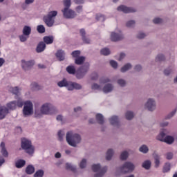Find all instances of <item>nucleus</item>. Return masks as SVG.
Listing matches in <instances>:
<instances>
[{
	"instance_id": "nucleus-1",
	"label": "nucleus",
	"mask_w": 177,
	"mask_h": 177,
	"mask_svg": "<svg viewBox=\"0 0 177 177\" xmlns=\"http://www.w3.org/2000/svg\"><path fill=\"white\" fill-rule=\"evenodd\" d=\"M48 115L50 114H56V108L55 106H53L52 104L46 103L43 104L40 109V112L37 110L35 112V115L37 117V118H39L40 117H42V115Z\"/></svg>"
},
{
	"instance_id": "nucleus-2",
	"label": "nucleus",
	"mask_w": 177,
	"mask_h": 177,
	"mask_svg": "<svg viewBox=\"0 0 177 177\" xmlns=\"http://www.w3.org/2000/svg\"><path fill=\"white\" fill-rule=\"evenodd\" d=\"M64 8L62 10L64 17L65 19H74L77 14L73 10L70 9L71 6V0H63Z\"/></svg>"
},
{
	"instance_id": "nucleus-3",
	"label": "nucleus",
	"mask_w": 177,
	"mask_h": 177,
	"mask_svg": "<svg viewBox=\"0 0 177 177\" xmlns=\"http://www.w3.org/2000/svg\"><path fill=\"white\" fill-rule=\"evenodd\" d=\"M66 142L70 146L76 147L77 144L81 142V136L78 134H73V131H68L66 133Z\"/></svg>"
},
{
	"instance_id": "nucleus-4",
	"label": "nucleus",
	"mask_w": 177,
	"mask_h": 177,
	"mask_svg": "<svg viewBox=\"0 0 177 177\" xmlns=\"http://www.w3.org/2000/svg\"><path fill=\"white\" fill-rule=\"evenodd\" d=\"M21 148L23 150H25V151L28 154H34V147L32 146V144L31 143V140H29L27 138H22L21 139Z\"/></svg>"
},
{
	"instance_id": "nucleus-5",
	"label": "nucleus",
	"mask_w": 177,
	"mask_h": 177,
	"mask_svg": "<svg viewBox=\"0 0 177 177\" xmlns=\"http://www.w3.org/2000/svg\"><path fill=\"white\" fill-rule=\"evenodd\" d=\"M57 16V11H51L44 17V21L48 27H52L55 24V19Z\"/></svg>"
},
{
	"instance_id": "nucleus-6",
	"label": "nucleus",
	"mask_w": 177,
	"mask_h": 177,
	"mask_svg": "<svg viewBox=\"0 0 177 177\" xmlns=\"http://www.w3.org/2000/svg\"><path fill=\"white\" fill-rule=\"evenodd\" d=\"M34 113V105L31 101H26L24 102L23 114L25 117L32 115Z\"/></svg>"
},
{
	"instance_id": "nucleus-7",
	"label": "nucleus",
	"mask_w": 177,
	"mask_h": 177,
	"mask_svg": "<svg viewBox=\"0 0 177 177\" xmlns=\"http://www.w3.org/2000/svg\"><path fill=\"white\" fill-rule=\"evenodd\" d=\"M92 170L93 172H98L95 174V177H102L107 172V167H102L100 164H94L92 165Z\"/></svg>"
},
{
	"instance_id": "nucleus-8",
	"label": "nucleus",
	"mask_w": 177,
	"mask_h": 177,
	"mask_svg": "<svg viewBox=\"0 0 177 177\" xmlns=\"http://www.w3.org/2000/svg\"><path fill=\"white\" fill-rule=\"evenodd\" d=\"M89 71V64H86L79 68L76 71V77L78 80L84 78L86 75V73Z\"/></svg>"
},
{
	"instance_id": "nucleus-9",
	"label": "nucleus",
	"mask_w": 177,
	"mask_h": 177,
	"mask_svg": "<svg viewBox=\"0 0 177 177\" xmlns=\"http://www.w3.org/2000/svg\"><path fill=\"white\" fill-rule=\"evenodd\" d=\"M133 171V164L131 162H125L124 165L120 168L122 174H127V172H132Z\"/></svg>"
},
{
	"instance_id": "nucleus-10",
	"label": "nucleus",
	"mask_w": 177,
	"mask_h": 177,
	"mask_svg": "<svg viewBox=\"0 0 177 177\" xmlns=\"http://www.w3.org/2000/svg\"><path fill=\"white\" fill-rule=\"evenodd\" d=\"M122 39H124V35H122L121 31H120L118 33H115L114 32H111V41L113 42H118V41H122Z\"/></svg>"
},
{
	"instance_id": "nucleus-11",
	"label": "nucleus",
	"mask_w": 177,
	"mask_h": 177,
	"mask_svg": "<svg viewBox=\"0 0 177 177\" xmlns=\"http://www.w3.org/2000/svg\"><path fill=\"white\" fill-rule=\"evenodd\" d=\"M21 66L25 71H27V70H30L31 67L34 66V61H27L26 62L25 60L21 61Z\"/></svg>"
},
{
	"instance_id": "nucleus-12",
	"label": "nucleus",
	"mask_w": 177,
	"mask_h": 177,
	"mask_svg": "<svg viewBox=\"0 0 177 177\" xmlns=\"http://www.w3.org/2000/svg\"><path fill=\"white\" fill-rule=\"evenodd\" d=\"M145 107H147V109H148L149 111H153V110H156V101L153 99H149L145 104Z\"/></svg>"
},
{
	"instance_id": "nucleus-13",
	"label": "nucleus",
	"mask_w": 177,
	"mask_h": 177,
	"mask_svg": "<svg viewBox=\"0 0 177 177\" xmlns=\"http://www.w3.org/2000/svg\"><path fill=\"white\" fill-rule=\"evenodd\" d=\"M118 12H123V13H132L133 8L125 6L124 5L118 7Z\"/></svg>"
},
{
	"instance_id": "nucleus-14",
	"label": "nucleus",
	"mask_w": 177,
	"mask_h": 177,
	"mask_svg": "<svg viewBox=\"0 0 177 177\" xmlns=\"http://www.w3.org/2000/svg\"><path fill=\"white\" fill-rule=\"evenodd\" d=\"M9 113V109L6 106H1L0 105V120H3L6 115Z\"/></svg>"
},
{
	"instance_id": "nucleus-15",
	"label": "nucleus",
	"mask_w": 177,
	"mask_h": 177,
	"mask_svg": "<svg viewBox=\"0 0 177 177\" xmlns=\"http://www.w3.org/2000/svg\"><path fill=\"white\" fill-rule=\"evenodd\" d=\"M74 89H82V86L81 84L76 82H70L68 86V91H74Z\"/></svg>"
},
{
	"instance_id": "nucleus-16",
	"label": "nucleus",
	"mask_w": 177,
	"mask_h": 177,
	"mask_svg": "<svg viewBox=\"0 0 177 177\" xmlns=\"http://www.w3.org/2000/svg\"><path fill=\"white\" fill-rule=\"evenodd\" d=\"M46 48V44L44 41H40L36 48V52L37 53H41V52H44Z\"/></svg>"
},
{
	"instance_id": "nucleus-17",
	"label": "nucleus",
	"mask_w": 177,
	"mask_h": 177,
	"mask_svg": "<svg viewBox=\"0 0 177 177\" xmlns=\"http://www.w3.org/2000/svg\"><path fill=\"white\" fill-rule=\"evenodd\" d=\"M1 153L3 157H8L9 153H8V150H6V147H5V142H1L0 145Z\"/></svg>"
},
{
	"instance_id": "nucleus-18",
	"label": "nucleus",
	"mask_w": 177,
	"mask_h": 177,
	"mask_svg": "<svg viewBox=\"0 0 177 177\" xmlns=\"http://www.w3.org/2000/svg\"><path fill=\"white\" fill-rule=\"evenodd\" d=\"M57 85L58 86H59V88H63V86H66L68 91V86H70V82H67L66 79H63V80L57 83Z\"/></svg>"
},
{
	"instance_id": "nucleus-19",
	"label": "nucleus",
	"mask_w": 177,
	"mask_h": 177,
	"mask_svg": "<svg viewBox=\"0 0 177 177\" xmlns=\"http://www.w3.org/2000/svg\"><path fill=\"white\" fill-rule=\"evenodd\" d=\"M80 34L82 37V41L84 42V44H91V40L85 37V29H81Z\"/></svg>"
},
{
	"instance_id": "nucleus-20",
	"label": "nucleus",
	"mask_w": 177,
	"mask_h": 177,
	"mask_svg": "<svg viewBox=\"0 0 177 177\" xmlns=\"http://www.w3.org/2000/svg\"><path fill=\"white\" fill-rule=\"evenodd\" d=\"M34 172H35V168L34 167V166L29 165L26 167V173L28 175H32V174H34Z\"/></svg>"
},
{
	"instance_id": "nucleus-21",
	"label": "nucleus",
	"mask_w": 177,
	"mask_h": 177,
	"mask_svg": "<svg viewBox=\"0 0 177 177\" xmlns=\"http://www.w3.org/2000/svg\"><path fill=\"white\" fill-rule=\"evenodd\" d=\"M43 39L44 44H46V45H50L53 44V36H46Z\"/></svg>"
},
{
	"instance_id": "nucleus-22",
	"label": "nucleus",
	"mask_w": 177,
	"mask_h": 177,
	"mask_svg": "<svg viewBox=\"0 0 177 177\" xmlns=\"http://www.w3.org/2000/svg\"><path fill=\"white\" fill-rule=\"evenodd\" d=\"M64 51L62 50H59L56 53V57L57 59L60 61L64 60V56H65Z\"/></svg>"
},
{
	"instance_id": "nucleus-23",
	"label": "nucleus",
	"mask_w": 177,
	"mask_h": 177,
	"mask_svg": "<svg viewBox=\"0 0 177 177\" xmlns=\"http://www.w3.org/2000/svg\"><path fill=\"white\" fill-rule=\"evenodd\" d=\"M113 84H108L104 86L103 92H104V93H109L113 91Z\"/></svg>"
},
{
	"instance_id": "nucleus-24",
	"label": "nucleus",
	"mask_w": 177,
	"mask_h": 177,
	"mask_svg": "<svg viewBox=\"0 0 177 177\" xmlns=\"http://www.w3.org/2000/svg\"><path fill=\"white\" fill-rule=\"evenodd\" d=\"M7 107L10 110H15V109L17 107V102L16 101H12L10 103L7 104Z\"/></svg>"
},
{
	"instance_id": "nucleus-25",
	"label": "nucleus",
	"mask_w": 177,
	"mask_h": 177,
	"mask_svg": "<svg viewBox=\"0 0 177 177\" xmlns=\"http://www.w3.org/2000/svg\"><path fill=\"white\" fill-rule=\"evenodd\" d=\"M84 62H85V57H77L75 59V64H77V66H81V64H84Z\"/></svg>"
},
{
	"instance_id": "nucleus-26",
	"label": "nucleus",
	"mask_w": 177,
	"mask_h": 177,
	"mask_svg": "<svg viewBox=\"0 0 177 177\" xmlns=\"http://www.w3.org/2000/svg\"><path fill=\"white\" fill-rule=\"evenodd\" d=\"M26 165V160H19L15 163V167L17 168H23Z\"/></svg>"
},
{
	"instance_id": "nucleus-27",
	"label": "nucleus",
	"mask_w": 177,
	"mask_h": 177,
	"mask_svg": "<svg viewBox=\"0 0 177 177\" xmlns=\"http://www.w3.org/2000/svg\"><path fill=\"white\" fill-rule=\"evenodd\" d=\"M96 120L98 124H100L101 125L104 124V118L103 117V115L100 113H97L96 115Z\"/></svg>"
},
{
	"instance_id": "nucleus-28",
	"label": "nucleus",
	"mask_w": 177,
	"mask_h": 177,
	"mask_svg": "<svg viewBox=\"0 0 177 177\" xmlns=\"http://www.w3.org/2000/svg\"><path fill=\"white\" fill-rule=\"evenodd\" d=\"M24 35H26L29 37L30 34H31V28L30 26H25L23 29Z\"/></svg>"
},
{
	"instance_id": "nucleus-29",
	"label": "nucleus",
	"mask_w": 177,
	"mask_h": 177,
	"mask_svg": "<svg viewBox=\"0 0 177 177\" xmlns=\"http://www.w3.org/2000/svg\"><path fill=\"white\" fill-rule=\"evenodd\" d=\"M109 122H110V124H111V125H118V117L112 116L109 119Z\"/></svg>"
},
{
	"instance_id": "nucleus-30",
	"label": "nucleus",
	"mask_w": 177,
	"mask_h": 177,
	"mask_svg": "<svg viewBox=\"0 0 177 177\" xmlns=\"http://www.w3.org/2000/svg\"><path fill=\"white\" fill-rule=\"evenodd\" d=\"M113 154H114V151H113V149H109L106 152V160H107V161H110Z\"/></svg>"
},
{
	"instance_id": "nucleus-31",
	"label": "nucleus",
	"mask_w": 177,
	"mask_h": 177,
	"mask_svg": "<svg viewBox=\"0 0 177 177\" xmlns=\"http://www.w3.org/2000/svg\"><path fill=\"white\" fill-rule=\"evenodd\" d=\"M142 168H145V169H149L151 167V162L150 160H145L142 165Z\"/></svg>"
},
{
	"instance_id": "nucleus-32",
	"label": "nucleus",
	"mask_w": 177,
	"mask_h": 177,
	"mask_svg": "<svg viewBox=\"0 0 177 177\" xmlns=\"http://www.w3.org/2000/svg\"><path fill=\"white\" fill-rule=\"evenodd\" d=\"M130 68H132V65H131V64H127L121 68L120 71L121 73H125L128 71V70H130Z\"/></svg>"
},
{
	"instance_id": "nucleus-33",
	"label": "nucleus",
	"mask_w": 177,
	"mask_h": 177,
	"mask_svg": "<svg viewBox=\"0 0 177 177\" xmlns=\"http://www.w3.org/2000/svg\"><path fill=\"white\" fill-rule=\"evenodd\" d=\"M165 143H167L168 145H172L174 143V138L172 136H168L165 138L164 141Z\"/></svg>"
},
{
	"instance_id": "nucleus-34",
	"label": "nucleus",
	"mask_w": 177,
	"mask_h": 177,
	"mask_svg": "<svg viewBox=\"0 0 177 177\" xmlns=\"http://www.w3.org/2000/svg\"><path fill=\"white\" fill-rule=\"evenodd\" d=\"M171 171V163L167 162L163 167L162 172L165 174V172H169Z\"/></svg>"
},
{
	"instance_id": "nucleus-35",
	"label": "nucleus",
	"mask_w": 177,
	"mask_h": 177,
	"mask_svg": "<svg viewBox=\"0 0 177 177\" xmlns=\"http://www.w3.org/2000/svg\"><path fill=\"white\" fill-rule=\"evenodd\" d=\"M66 71L68 74H75V68L74 66H68L66 67Z\"/></svg>"
},
{
	"instance_id": "nucleus-36",
	"label": "nucleus",
	"mask_w": 177,
	"mask_h": 177,
	"mask_svg": "<svg viewBox=\"0 0 177 177\" xmlns=\"http://www.w3.org/2000/svg\"><path fill=\"white\" fill-rule=\"evenodd\" d=\"M157 140H160V142H164L165 140V133H164V131L160 132L157 136Z\"/></svg>"
},
{
	"instance_id": "nucleus-37",
	"label": "nucleus",
	"mask_w": 177,
	"mask_h": 177,
	"mask_svg": "<svg viewBox=\"0 0 177 177\" xmlns=\"http://www.w3.org/2000/svg\"><path fill=\"white\" fill-rule=\"evenodd\" d=\"M100 53L104 56H109V55H110V49L107 48H102L100 51Z\"/></svg>"
},
{
	"instance_id": "nucleus-38",
	"label": "nucleus",
	"mask_w": 177,
	"mask_h": 177,
	"mask_svg": "<svg viewBox=\"0 0 177 177\" xmlns=\"http://www.w3.org/2000/svg\"><path fill=\"white\" fill-rule=\"evenodd\" d=\"M128 156H129L128 151H124L122 152V153L120 154V160H122V161L127 160V158H128Z\"/></svg>"
},
{
	"instance_id": "nucleus-39",
	"label": "nucleus",
	"mask_w": 177,
	"mask_h": 177,
	"mask_svg": "<svg viewBox=\"0 0 177 177\" xmlns=\"http://www.w3.org/2000/svg\"><path fill=\"white\" fill-rule=\"evenodd\" d=\"M66 169H69L70 171H72L73 172H75V171H77V168H75V167L71 165V164H70V163L66 164Z\"/></svg>"
},
{
	"instance_id": "nucleus-40",
	"label": "nucleus",
	"mask_w": 177,
	"mask_h": 177,
	"mask_svg": "<svg viewBox=\"0 0 177 177\" xmlns=\"http://www.w3.org/2000/svg\"><path fill=\"white\" fill-rule=\"evenodd\" d=\"M154 160H155V167L156 168H158V167H160V156L155 155Z\"/></svg>"
},
{
	"instance_id": "nucleus-41",
	"label": "nucleus",
	"mask_w": 177,
	"mask_h": 177,
	"mask_svg": "<svg viewBox=\"0 0 177 177\" xmlns=\"http://www.w3.org/2000/svg\"><path fill=\"white\" fill-rule=\"evenodd\" d=\"M37 30L39 34H44V32H45V26L43 25H39L37 26Z\"/></svg>"
},
{
	"instance_id": "nucleus-42",
	"label": "nucleus",
	"mask_w": 177,
	"mask_h": 177,
	"mask_svg": "<svg viewBox=\"0 0 177 177\" xmlns=\"http://www.w3.org/2000/svg\"><path fill=\"white\" fill-rule=\"evenodd\" d=\"M140 151H141V153H146L149 151V147L146 145H142L140 147Z\"/></svg>"
},
{
	"instance_id": "nucleus-43",
	"label": "nucleus",
	"mask_w": 177,
	"mask_h": 177,
	"mask_svg": "<svg viewBox=\"0 0 177 177\" xmlns=\"http://www.w3.org/2000/svg\"><path fill=\"white\" fill-rule=\"evenodd\" d=\"M126 118L127 120H132V118H133V112L127 111L126 113Z\"/></svg>"
},
{
	"instance_id": "nucleus-44",
	"label": "nucleus",
	"mask_w": 177,
	"mask_h": 177,
	"mask_svg": "<svg viewBox=\"0 0 177 177\" xmlns=\"http://www.w3.org/2000/svg\"><path fill=\"white\" fill-rule=\"evenodd\" d=\"M32 88L35 89V91H39L41 89V86L38 85L37 82L32 83Z\"/></svg>"
},
{
	"instance_id": "nucleus-45",
	"label": "nucleus",
	"mask_w": 177,
	"mask_h": 177,
	"mask_svg": "<svg viewBox=\"0 0 177 177\" xmlns=\"http://www.w3.org/2000/svg\"><path fill=\"white\" fill-rule=\"evenodd\" d=\"M16 102L17 107H23V105H24V102L21 98H19Z\"/></svg>"
},
{
	"instance_id": "nucleus-46",
	"label": "nucleus",
	"mask_w": 177,
	"mask_h": 177,
	"mask_svg": "<svg viewBox=\"0 0 177 177\" xmlns=\"http://www.w3.org/2000/svg\"><path fill=\"white\" fill-rule=\"evenodd\" d=\"M10 92L14 95H19V87H14L10 88Z\"/></svg>"
},
{
	"instance_id": "nucleus-47",
	"label": "nucleus",
	"mask_w": 177,
	"mask_h": 177,
	"mask_svg": "<svg viewBox=\"0 0 177 177\" xmlns=\"http://www.w3.org/2000/svg\"><path fill=\"white\" fill-rule=\"evenodd\" d=\"M44 176V170H39L34 174V177H42Z\"/></svg>"
},
{
	"instance_id": "nucleus-48",
	"label": "nucleus",
	"mask_w": 177,
	"mask_h": 177,
	"mask_svg": "<svg viewBox=\"0 0 177 177\" xmlns=\"http://www.w3.org/2000/svg\"><path fill=\"white\" fill-rule=\"evenodd\" d=\"M80 55H81V51L80 50H75L71 53L73 57H76V59L77 57H80Z\"/></svg>"
},
{
	"instance_id": "nucleus-49",
	"label": "nucleus",
	"mask_w": 177,
	"mask_h": 177,
	"mask_svg": "<svg viewBox=\"0 0 177 177\" xmlns=\"http://www.w3.org/2000/svg\"><path fill=\"white\" fill-rule=\"evenodd\" d=\"M63 136H64V132L63 131L60 130L58 131V140L59 142H62L63 140Z\"/></svg>"
},
{
	"instance_id": "nucleus-50",
	"label": "nucleus",
	"mask_w": 177,
	"mask_h": 177,
	"mask_svg": "<svg viewBox=\"0 0 177 177\" xmlns=\"http://www.w3.org/2000/svg\"><path fill=\"white\" fill-rule=\"evenodd\" d=\"M156 62H162V60H165V57L162 55H158L156 58Z\"/></svg>"
},
{
	"instance_id": "nucleus-51",
	"label": "nucleus",
	"mask_w": 177,
	"mask_h": 177,
	"mask_svg": "<svg viewBox=\"0 0 177 177\" xmlns=\"http://www.w3.org/2000/svg\"><path fill=\"white\" fill-rule=\"evenodd\" d=\"M28 38V36L24 35V34L19 36V39H20L21 42H26V41H27Z\"/></svg>"
},
{
	"instance_id": "nucleus-52",
	"label": "nucleus",
	"mask_w": 177,
	"mask_h": 177,
	"mask_svg": "<svg viewBox=\"0 0 177 177\" xmlns=\"http://www.w3.org/2000/svg\"><path fill=\"white\" fill-rule=\"evenodd\" d=\"M85 167H86V160L83 159L80 164V167L82 169L85 168Z\"/></svg>"
},
{
	"instance_id": "nucleus-53",
	"label": "nucleus",
	"mask_w": 177,
	"mask_h": 177,
	"mask_svg": "<svg viewBox=\"0 0 177 177\" xmlns=\"http://www.w3.org/2000/svg\"><path fill=\"white\" fill-rule=\"evenodd\" d=\"M110 64H111V67H113V68H117V67H118V64L117 63V62H115L114 60H111Z\"/></svg>"
},
{
	"instance_id": "nucleus-54",
	"label": "nucleus",
	"mask_w": 177,
	"mask_h": 177,
	"mask_svg": "<svg viewBox=\"0 0 177 177\" xmlns=\"http://www.w3.org/2000/svg\"><path fill=\"white\" fill-rule=\"evenodd\" d=\"M118 84L120 86H124L126 85L127 82H125V80L120 79V80H118Z\"/></svg>"
},
{
	"instance_id": "nucleus-55",
	"label": "nucleus",
	"mask_w": 177,
	"mask_h": 177,
	"mask_svg": "<svg viewBox=\"0 0 177 177\" xmlns=\"http://www.w3.org/2000/svg\"><path fill=\"white\" fill-rule=\"evenodd\" d=\"M96 19L98 21H104V15H100V14H97L96 15Z\"/></svg>"
},
{
	"instance_id": "nucleus-56",
	"label": "nucleus",
	"mask_w": 177,
	"mask_h": 177,
	"mask_svg": "<svg viewBox=\"0 0 177 177\" xmlns=\"http://www.w3.org/2000/svg\"><path fill=\"white\" fill-rule=\"evenodd\" d=\"M153 22L154 23V24H160L162 23V19L161 18H155L153 20Z\"/></svg>"
},
{
	"instance_id": "nucleus-57",
	"label": "nucleus",
	"mask_w": 177,
	"mask_h": 177,
	"mask_svg": "<svg viewBox=\"0 0 177 177\" xmlns=\"http://www.w3.org/2000/svg\"><path fill=\"white\" fill-rule=\"evenodd\" d=\"M173 158H174V153H172L171 152H169L166 154L167 160H172Z\"/></svg>"
},
{
	"instance_id": "nucleus-58",
	"label": "nucleus",
	"mask_w": 177,
	"mask_h": 177,
	"mask_svg": "<svg viewBox=\"0 0 177 177\" xmlns=\"http://www.w3.org/2000/svg\"><path fill=\"white\" fill-rule=\"evenodd\" d=\"M73 2L76 5H82V3H85V0H73Z\"/></svg>"
},
{
	"instance_id": "nucleus-59",
	"label": "nucleus",
	"mask_w": 177,
	"mask_h": 177,
	"mask_svg": "<svg viewBox=\"0 0 177 177\" xmlns=\"http://www.w3.org/2000/svg\"><path fill=\"white\" fill-rule=\"evenodd\" d=\"M175 113H176V109H175L169 115H168L166 118V120H169V118H171V117H174V115H175Z\"/></svg>"
},
{
	"instance_id": "nucleus-60",
	"label": "nucleus",
	"mask_w": 177,
	"mask_h": 177,
	"mask_svg": "<svg viewBox=\"0 0 177 177\" xmlns=\"http://www.w3.org/2000/svg\"><path fill=\"white\" fill-rule=\"evenodd\" d=\"M145 37H146V34H145L143 32H140L137 35V38H138V39H142L145 38Z\"/></svg>"
},
{
	"instance_id": "nucleus-61",
	"label": "nucleus",
	"mask_w": 177,
	"mask_h": 177,
	"mask_svg": "<svg viewBox=\"0 0 177 177\" xmlns=\"http://www.w3.org/2000/svg\"><path fill=\"white\" fill-rule=\"evenodd\" d=\"M132 26H133V20H130V21H127L126 24L127 27L130 28V27H132Z\"/></svg>"
},
{
	"instance_id": "nucleus-62",
	"label": "nucleus",
	"mask_w": 177,
	"mask_h": 177,
	"mask_svg": "<svg viewBox=\"0 0 177 177\" xmlns=\"http://www.w3.org/2000/svg\"><path fill=\"white\" fill-rule=\"evenodd\" d=\"M91 89H94V90L100 89V86L97 84H93L91 86Z\"/></svg>"
},
{
	"instance_id": "nucleus-63",
	"label": "nucleus",
	"mask_w": 177,
	"mask_h": 177,
	"mask_svg": "<svg viewBox=\"0 0 177 177\" xmlns=\"http://www.w3.org/2000/svg\"><path fill=\"white\" fill-rule=\"evenodd\" d=\"M101 82H102V84H107V82H110V79L106 77V78H102L101 80Z\"/></svg>"
},
{
	"instance_id": "nucleus-64",
	"label": "nucleus",
	"mask_w": 177,
	"mask_h": 177,
	"mask_svg": "<svg viewBox=\"0 0 177 177\" xmlns=\"http://www.w3.org/2000/svg\"><path fill=\"white\" fill-rule=\"evenodd\" d=\"M97 73H93L91 75V80L93 81H95V80H97Z\"/></svg>"
}]
</instances>
